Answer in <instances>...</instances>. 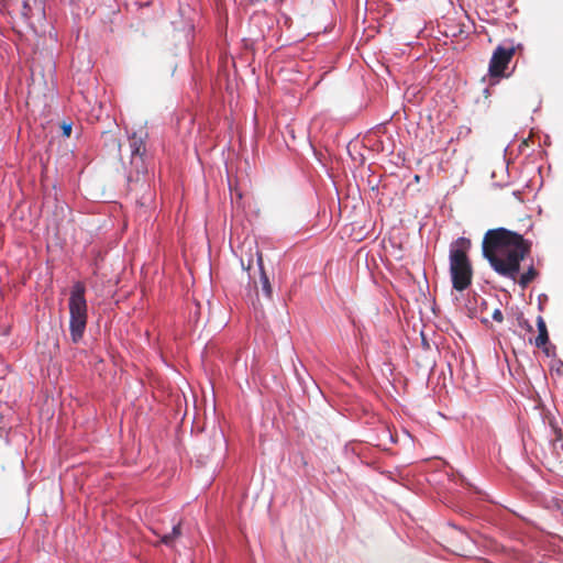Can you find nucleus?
<instances>
[{
	"mask_svg": "<svg viewBox=\"0 0 563 563\" xmlns=\"http://www.w3.org/2000/svg\"><path fill=\"white\" fill-rule=\"evenodd\" d=\"M550 372L558 376H563V361L555 358L550 365Z\"/></svg>",
	"mask_w": 563,
	"mask_h": 563,
	"instance_id": "14",
	"label": "nucleus"
},
{
	"mask_svg": "<svg viewBox=\"0 0 563 563\" xmlns=\"http://www.w3.org/2000/svg\"><path fill=\"white\" fill-rule=\"evenodd\" d=\"M549 427L552 432V438L550 440V444L553 450L563 449V429L560 427L559 421L555 417H552L549 420Z\"/></svg>",
	"mask_w": 563,
	"mask_h": 563,
	"instance_id": "8",
	"label": "nucleus"
},
{
	"mask_svg": "<svg viewBox=\"0 0 563 563\" xmlns=\"http://www.w3.org/2000/svg\"><path fill=\"white\" fill-rule=\"evenodd\" d=\"M255 255H256V265H257V268H258V273L260 272H267L266 268H265V265H264L263 253L261 251L256 250Z\"/></svg>",
	"mask_w": 563,
	"mask_h": 563,
	"instance_id": "18",
	"label": "nucleus"
},
{
	"mask_svg": "<svg viewBox=\"0 0 563 563\" xmlns=\"http://www.w3.org/2000/svg\"><path fill=\"white\" fill-rule=\"evenodd\" d=\"M419 179H420V176L419 175H415V180L419 181Z\"/></svg>",
	"mask_w": 563,
	"mask_h": 563,
	"instance_id": "39",
	"label": "nucleus"
},
{
	"mask_svg": "<svg viewBox=\"0 0 563 563\" xmlns=\"http://www.w3.org/2000/svg\"><path fill=\"white\" fill-rule=\"evenodd\" d=\"M135 5L139 8L150 7L152 4V0H134Z\"/></svg>",
	"mask_w": 563,
	"mask_h": 563,
	"instance_id": "22",
	"label": "nucleus"
},
{
	"mask_svg": "<svg viewBox=\"0 0 563 563\" xmlns=\"http://www.w3.org/2000/svg\"><path fill=\"white\" fill-rule=\"evenodd\" d=\"M385 433H387L388 439L391 443L397 444L399 442L398 435L393 433L389 429H386Z\"/></svg>",
	"mask_w": 563,
	"mask_h": 563,
	"instance_id": "21",
	"label": "nucleus"
},
{
	"mask_svg": "<svg viewBox=\"0 0 563 563\" xmlns=\"http://www.w3.org/2000/svg\"><path fill=\"white\" fill-rule=\"evenodd\" d=\"M544 144L545 145H550L551 144V139H550V135H545V140H544Z\"/></svg>",
	"mask_w": 563,
	"mask_h": 563,
	"instance_id": "30",
	"label": "nucleus"
},
{
	"mask_svg": "<svg viewBox=\"0 0 563 563\" xmlns=\"http://www.w3.org/2000/svg\"><path fill=\"white\" fill-rule=\"evenodd\" d=\"M260 284L263 296L273 301L274 290L267 272H260Z\"/></svg>",
	"mask_w": 563,
	"mask_h": 563,
	"instance_id": "11",
	"label": "nucleus"
},
{
	"mask_svg": "<svg viewBox=\"0 0 563 563\" xmlns=\"http://www.w3.org/2000/svg\"><path fill=\"white\" fill-rule=\"evenodd\" d=\"M492 319L496 322H501L504 320V313L499 308H496L492 313Z\"/></svg>",
	"mask_w": 563,
	"mask_h": 563,
	"instance_id": "20",
	"label": "nucleus"
},
{
	"mask_svg": "<svg viewBox=\"0 0 563 563\" xmlns=\"http://www.w3.org/2000/svg\"><path fill=\"white\" fill-rule=\"evenodd\" d=\"M384 365H386V366L390 367V364H389V363H384ZM389 373H390V374H393V369H391V368H389Z\"/></svg>",
	"mask_w": 563,
	"mask_h": 563,
	"instance_id": "36",
	"label": "nucleus"
},
{
	"mask_svg": "<svg viewBox=\"0 0 563 563\" xmlns=\"http://www.w3.org/2000/svg\"><path fill=\"white\" fill-rule=\"evenodd\" d=\"M517 320H518V325L520 328H522L523 330H526L527 332H533V327L532 324L529 322V320H527L525 317H523V313H519L518 317H517Z\"/></svg>",
	"mask_w": 563,
	"mask_h": 563,
	"instance_id": "16",
	"label": "nucleus"
},
{
	"mask_svg": "<svg viewBox=\"0 0 563 563\" xmlns=\"http://www.w3.org/2000/svg\"><path fill=\"white\" fill-rule=\"evenodd\" d=\"M112 142H113V145L120 151V148H121L120 141L118 139H113Z\"/></svg>",
	"mask_w": 563,
	"mask_h": 563,
	"instance_id": "29",
	"label": "nucleus"
},
{
	"mask_svg": "<svg viewBox=\"0 0 563 563\" xmlns=\"http://www.w3.org/2000/svg\"><path fill=\"white\" fill-rule=\"evenodd\" d=\"M46 1L47 0H38V1H36V4H38L41 7L43 15H45Z\"/></svg>",
	"mask_w": 563,
	"mask_h": 563,
	"instance_id": "25",
	"label": "nucleus"
},
{
	"mask_svg": "<svg viewBox=\"0 0 563 563\" xmlns=\"http://www.w3.org/2000/svg\"><path fill=\"white\" fill-rule=\"evenodd\" d=\"M22 7H23V10H31V5L29 3V0H23L22 1Z\"/></svg>",
	"mask_w": 563,
	"mask_h": 563,
	"instance_id": "27",
	"label": "nucleus"
},
{
	"mask_svg": "<svg viewBox=\"0 0 563 563\" xmlns=\"http://www.w3.org/2000/svg\"><path fill=\"white\" fill-rule=\"evenodd\" d=\"M421 345H422L423 349H429L430 347V344H429V342H428V340H427V338L424 336L423 333H421Z\"/></svg>",
	"mask_w": 563,
	"mask_h": 563,
	"instance_id": "24",
	"label": "nucleus"
},
{
	"mask_svg": "<svg viewBox=\"0 0 563 563\" xmlns=\"http://www.w3.org/2000/svg\"><path fill=\"white\" fill-rule=\"evenodd\" d=\"M531 245V241L517 231L504 227L488 229L482 241V256L496 274L516 280Z\"/></svg>",
	"mask_w": 563,
	"mask_h": 563,
	"instance_id": "1",
	"label": "nucleus"
},
{
	"mask_svg": "<svg viewBox=\"0 0 563 563\" xmlns=\"http://www.w3.org/2000/svg\"><path fill=\"white\" fill-rule=\"evenodd\" d=\"M537 347L542 351V353L544 354L545 357L553 358V360L556 358V345L553 344L550 339H549V343L547 342L544 345L537 346Z\"/></svg>",
	"mask_w": 563,
	"mask_h": 563,
	"instance_id": "13",
	"label": "nucleus"
},
{
	"mask_svg": "<svg viewBox=\"0 0 563 563\" xmlns=\"http://www.w3.org/2000/svg\"><path fill=\"white\" fill-rule=\"evenodd\" d=\"M449 273L452 288L456 291H464L472 285L473 267L471 262L461 265H449Z\"/></svg>",
	"mask_w": 563,
	"mask_h": 563,
	"instance_id": "4",
	"label": "nucleus"
},
{
	"mask_svg": "<svg viewBox=\"0 0 563 563\" xmlns=\"http://www.w3.org/2000/svg\"><path fill=\"white\" fill-rule=\"evenodd\" d=\"M449 525H450V526H452V527H453V528H455V529L462 530V528H461V527H459V526H456L455 523H449Z\"/></svg>",
	"mask_w": 563,
	"mask_h": 563,
	"instance_id": "35",
	"label": "nucleus"
},
{
	"mask_svg": "<svg viewBox=\"0 0 563 563\" xmlns=\"http://www.w3.org/2000/svg\"><path fill=\"white\" fill-rule=\"evenodd\" d=\"M514 57L512 47H506V44H498L490 56L488 63V76L490 85H496L501 78L508 77L506 74L509 63Z\"/></svg>",
	"mask_w": 563,
	"mask_h": 563,
	"instance_id": "3",
	"label": "nucleus"
},
{
	"mask_svg": "<svg viewBox=\"0 0 563 563\" xmlns=\"http://www.w3.org/2000/svg\"><path fill=\"white\" fill-rule=\"evenodd\" d=\"M503 44H506V47H512L514 55L517 51H523L525 46L522 43H516L514 38H506Z\"/></svg>",
	"mask_w": 563,
	"mask_h": 563,
	"instance_id": "17",
	"label": "nucleus"
},
{
	"mask_svg": "<svg viewBox=\"0 0 563 563\" xmlns=\"http://www.w3.org/2000/svg\"><path fill=\"white\" fill-rule=\"evenodd\" d=\"M481 306H482V308L486 309L487 308V301L485 299H482Z\"/></svg>",
	"mask_w": 563,
	"mask_h": 563,
	"instance_id": "33",
	"label": "nucleus"
},
{
	"mask_svg": "<svg viewBox=\"0 0 563 563\" xmlns=\"http://www.w3.org/2000/svg\"><path fill=\"white\" fill-rule=\"evenodd\" d=\"M404 437H405V442L407 444L411 445L413 443V439L407 430H404Z\"/></svg>",
	"mask_w": 563,
	"mask_h": 563,
	"instance_id": "23",
	"label": "nucleus"
},
{
	"mask_svg": "<svg viewBox=\"0 0 563 563\" xmlns=\"http://www.w3.org/2000/svg\"><path fill=\"white\" fill-rule=\"evenodd\" d=\"M219 433H220L221 439H222L224 442H227L225 435H224V433H223V431H222L221 429H220Z\"/></svg>",
	"mask_w": 563,
	"mask_h": 563,
	"instance_id": "34",
	"label": "nucleus"
},
{
	"mask_svg": "<svg viewBox=\"0 0 563 563\" xmlns=\"http://www.w3.org/2000/svg\"><path fill=\"white\" fill-rule=\"evenodd\" d=\"M538 173L541 174V166L537 168Z\"/></svg>",
	"mask_w": 563,
	"mask_h": 563,
	"instance_id": "41",
	"label": "nucleus"
},
{
	"mask_svg": "<svg viewBox=\"0 0 563 563\" xmlns=\"http://www.w3.org/2000/svg\"><path fill=\"white\" fill-rule=\"evenodd\" d=\"M539 276V272L536 269V267L533 266V264L531 263L527 271L523 272L522 274L519 273V275L516 277V280H514L515 283H518V285L525 289L527 288L530 283H532L537 277Z\"/></svg>",
	"mask_w": 563,
	"mask_h": 563,
	"instance_id": "9",
	"label": "nucleus"
},
{
	"mask_svg": "<svg viewBox=\"0 0 563 563\" xmlns=\"http://www.w3.org/2000/svg\"><path fill=\"white\" fill-rule=\"evenodd\" d=\"M54 200L57 202L58 199H57V194L54 195Z\"/></svg>",
	"mask_w": 563,
	"mask_h": 563,
	"instance_id": "40",
	"label": "nucleus"
},
{
	"mask_svg": "<svg viewBox=\"0 0 563 563\" xmlns=\"http://www.w3.org/2000/svg\"><path fill=\"white\" fill-rule=\"evenodd\" d=\"M252 258H250L247 266H244L243 261L241 260V265L244 271H250L251 268Z\"/></svg>",
	"mask_w": 563,
	"mask_h": 563,
	"instance_id": "28",
	"label": "nucleus"
},
{
	"mask_svg": "<svg viewBox=\"0 0 563 563\" xmlns=\"http://www.w3.org/2000/svg\"><path fill=\"white\" fill-rule=\"evenodd\" d=\"M73 121L69 120V119H64L60 123H59V134L64 139H68L70 137L71 135V132H73Z\"/></svg>",
	"mask_w": 563,
	"mask_h": 563,
	"instance_id": "12",
	"label": "nucleus"
},
{
	"mask_svg": "<svg viewBox=\"0 0 563 563\" xmlns=\"http://www.w3.org/2000/svg\"><path fill=\"white\" fill-rule=\"evenodd\" d=\"M295 374H296V377H297V380H298L299 385L303 388V383H305L303 377L298 373L297 369H295Z\"/></svg>",
	"mask_w": 563,
	"mask_h": 563,
	"instance_id": "26",
	"label": "nucleus"
},
{
	"mask_svg": "<svg viewBox=\"0 0 563 563\" xmlns=\"http://www.w3.org/2000/svg\"><path fill=\"white\" fill-rule=\"evenodd\" d=\"M549 300V297L547 294H540L538 296V303H537V308L539 310V312H543L544 311V305L545 302Z\"/></svg>",
	"mask_w": 563,
	"mask_h": 563,
	"instance_id": "19",
	"label": "nucleus"
},
{
	"mask_svg": "<svg viewBox=\"0 0 563 563\" xmlns=\"http://www.w3.org/2000/svg\"><path fill=\"white\" fill-rule=\"evenodd\" d=\"M512 195H514L516 198L520 199L521 191H520V190H515V191L512 192Z\"/></svg>",
	"mask_w": 563,
	"mask_h": 563,
	"instance_id": "31",
	"label": "nucleus"
},
{
	"mask_svg": "<svg viewBox=\"0 0 563 563\" xmlns=\"http://www.w3.org/2000/svg\"><path fill=\"white\" fill-rule=\"evenodd\" d=\"M481 321H482L483 323H485V324H487V323H488V319H486V318H483Z\"/></svg>",
	"mask_w": 563,
	"mask_h": 563,
	"instance_id": "38",
	"label": "nucleus"
},
{
	"mask_svg": "<svg viewBox=\"0 0 563 563\" xmlns=\"http://www.w3.org/2000/svg\"><path fill=\"white\" fill-rule=\"evenodd\" d=\"M181 533L183 530L180 523L173 525L170 532L161 536L159 542L168 548H172L174 547L176 539H178Z\"/></svg>",
	"mask_w": 563,
	"mask_h": 563,
	"instance_id": "10",
	"label": "nucleus"
},
{
	"mask_svg": "<svg viewBox=\"0 0 563 563\" xmlns=\"http://www.w3.org/2000/svg\"><path fill=\"white\" fill-rule=\"evenodd\" d=\"M484 93H485V95H488V93H489V88H488V87H486V88L484 89Z\"/></svg>",
	"mask_w": 563,
	"mask_h": 563,
	"instance_id": "37",
	"label": "nucleus"
},
{
	"mask_svg": "<svg viewBox=\"0 0 563 563\" xmlns=\"http://www.w3.org/2000/svg\"><path fill=\"white\" fill-rule=\"evenodd\" d=\"M146 137H147V132H145L144 136H137L136 132H132L131 134H129L131 156H132L131 164L135 166L137 174L146 172L144 168L141 170V168L137 164V161H135V158L139 157L141 164L143 165V156L146 153V147H145V139Z\"/></svg>",
	"mask_w": 563,
	"mask_h": 563,
	"instance_id": "6",
	"label": "nucleus"
},
{
	"mask_svg": "<svg viewBox=\"0 0 563 563\" xmlns=\"http://www.w3.org/2000/svg\"><path fill=\"white\" fill-rule=\"evenodd\" d=\"M472 242L466 236H460L453 240L449 249V265H461L465 262H471L468 252Z\"/></svg>",
	"mask_w": 563,
	"mask_h": 563,
	"instance_id": "5",
	"label": "nucleus"
},
{
	"mask_svg": "<svg viewBox=\"0 0 563 563\" xmlns=\"http://www.w3.org/2000/svg\"><path fill=\"white\" fill-rule=\"evenodd\" d=\"M342 452L346 459H349L350 455L361 457V453L352 446L351 442L344 444Z\"/></svg>",
	"mask_w": 563,
	"mask_h": 563,
	"instance_id": "15",
	"label": "nucleus"
},
{
	"mask_svg": "<svg viewBox=\"0 0 563 563\" xmlns=\"http://www.w3.org/2000/svg\"><path fill=\"white\" fill-rule=\"evenodd\" d=\"M536 325L538 330V335L534 339H529V343L534 344L536 346L544 345L547 342L549 343L550 334L545 323V320L542 316H538L536 319Z\"/></svg>",
	"mask_w": 563,
	"mask_h": 563,
	"instance_id": "7",
	"label": "nucleus"
},
{
	"mask_svg": "<svg viewBox=\"0 0 563 563\" xmlns=\"http://www.w3.org/2000/svg\"><path fill=\"white\" fill-rule=\"evenodd\" d=\"M133 180H134V179H133V176H132L131 174H129V175L126 176V181H128V184L132 183Z\"/></svg>",
	"mask_w": 563,
	"mask_h": 563,
	"instance_id": "32",
	"label": "nucleus"
},
{
	"mask_svg": "<svg viewBox=\"0 0 563 563\" xmlns=\"http://www.w3.org/2000/svg\"><path fill=\"white\" fill-rule=\"evenodd\" d=\"M87 286L81 280L73 283L69 290V341L73 344H87L85 333L88 324V301L86 298Z\"/></svg>",
	"mask_w": 563,
	"mask_h": 563,
	"instance_id": "2",
	"label": "nucleus"
}]
</instances>
